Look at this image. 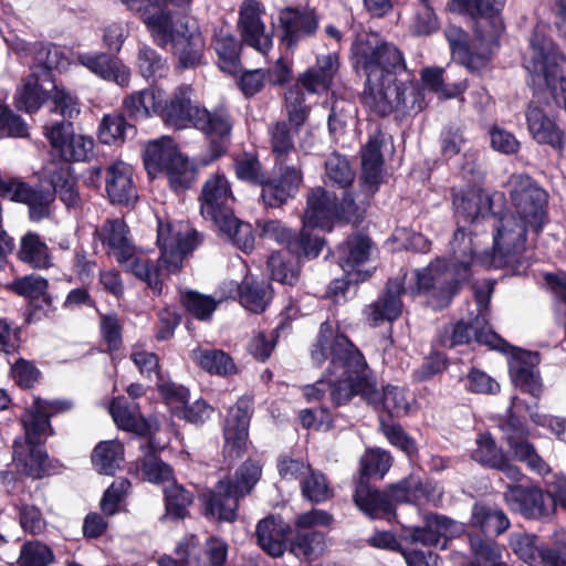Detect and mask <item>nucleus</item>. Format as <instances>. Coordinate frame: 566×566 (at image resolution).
Listing matches in <instances>:
<instances>
[{
	"mask_svg": "<svg viewBox=\"0 0 566 566\" xmlns=\"http://www.w3.org/2000/svg\"><path fill=\"white\" fill-rule=\"evenodd\" d=\"M311 357L316 365H328L315 384L303 387L307 401H321L328 396L334 405L340 406L360 395L367 402L382 407L391 416L408 415L410 398L405 390L387 386L379 391L360 352L346 336L335 332L328 322L321 325Z\"/></svg>",
	"mask_w": 566,
	"mask_h": 566,
	"instance_id": "f257e3e1",
	"label": "nucleus"
},
{
	"mask_svg": "<svg viewBox=\"0 0 566 566\" xmlns=\"http://www.w3.org/2000/svg\"><path fill=\"white\" fill-rule=\"evenodd\" d=\"M504 0H451L450 11L468 13L475 20L473 39L469 42L465 32L455 25H449L446 38L452 57L458 60L470 72L484 70L499 48V39L503 32L500 10Z\"/></svg>",
	"mask_w": 566,
	"mask_h": 566,
	"instance_id": "f03ea898",
	"label": "nucleus"
},
{
	"mask_svg": "<svg viewBox=\"0 0 566 566\" xmlns=\"http://www.w3.org/2000/svg\"><path fill=\"white\" fill-rule=\"evenodd\" d=\"M490 223L494 228L492 255L475 256L476 248L471 237L459 227L450 243L452 256L450 264H447L454 274V280L460 286L469 280L471 266L481 263L485 266L497 265L496 258H503L518 253L524 249L526 240V227L528 220L521 219L520 214L509 213L500 219L494 217Z\"/></svg>",
	"mask_w": 566,
	"mask_h": 566,
	"instance_id": "7ed1b4c3",
	"label": "nucleus"
},
{
	"mask_svg": "<svg viewBox=\"0 0 566 566\" xmlns=\"http://www.w3.org/2000/svg\"><path fill=\"white\" fill-rule=\"evenodd\" d=\"M411 279L416 282L415 286L408 289L402 287V282L399 279L388 282L385 294L367 310L368 319L374 325L382 321L391 322L401 314V293L411 295L428 293L430 304L436 308H441L450 303L459 289L453 272L442 259H437L427 268L416 271Z\"/></svg>",
	"mask_w": 566,
	"mask_h": 566,
	"instance_id": "20e7f679",
	"label": "nucleus"
},
{
	"mask_svg": "<svg viewBox=\"0 0 566 566\" xmlns=\"http://www.w3.org/2000/svg\"><path fill=\"white\" fill-rule=\"evenodd\" d=\"M331 198L322 189H314L307 198V207L303 217V227L298 239H294L292 231L279 220H261L258 222L261 237L286 245L281 252H293L315 258L324 244L317 237L312 238L311 231L321 229L331 231L337 211L329 207Z\"/></svg>",
	"mask_w": 566,
	"mask_h": 566,
	"instance_id": "39448f33",
	"label": "nucleus"
},
{
	"mask_svg": "<svg viewBox=\"0 0 566 566\" xmlns=\"http://www.w3.org/2000/svg\"><path fill=\"white\" fill-rule=\"evenodd\" d=\"M70 408L69 401H46L34 398L32 405L22 415L24 438L15 440L13 447V461L22 473L34 479H40L46 473L48 457L41 443L52 433L49 419Z\"/></svg>",
	"mask_w": 566,
	"mask_h": 566,
	"instance_id": "423d86ee",
	"label": "nucleus"
},
{
	"mask_svg": "<svg viewBox=\"0 0 566 566\" xmlns=\"http://www.w3.org/2000/svg\"><path fill=\"white\" fill-rule=\"evenodd\" d=\"M355 63L366 74L364 93H374L408 73L403 54L391 43H379L377 35L365 34L353 44Z\"/></svg>",
	"mask_w": 566,
	"mask_h": 566,
	"instance_id": "0eeeda50",
	"label": "nucleus"
},
{
	"mask_svg": "<svg viewBox=\"0 0 566 566\" xmlns=\"http://www.w3.org/2000/svg\"><path fill=\"white\" fill-rule=\"evenodd\" d=\"M190 93V87H179L170 99L164 103L161 113L164 122L178 129L193 126L206 133L210 138L229 136L231 123L228 114L224 112L211 114L207 109L193 105Z\"/></svg>",
	"mask_w": 566,
	"mask_h": 566,
	"instance_id": "6e6552de",
	"label": "nucleus"
},
{
	"mask_svg": "<svg viewBox=\"0 0 566 566\" xmlns=\"http://www.w3.org/2000/svg\"><path fill=\"white\" fill-rule=\"evenodd\" d=\"M143 161L150 178L165 174L175 191L188 189L196 177L192 164L168 136L148 142L143 150Z\"/></svg>",
	"mask_w": 566,
	"mask_h": 566,
	"instance_id": "1a4fd4ad",
	"label": "nucleus"
},
{
	"mask_svg": "<svg viewBox=\"0 0 566 566\" xmlns=\"http://www.w3.org/2000/svg\"><path fill=\"white\" fill-rule=\"evenodd\" d=\"M364 104L378 115L394 111H421L424 107L423 93L410 72L388 83L374 93H364Z\"/></svg>",
	"mask_w": 566,
	"mask_h": 566,
	"instance_id": "9d476101",
	"label": "nucleus"
},
{
	"mask_svg": "<svg viewBox=\"0 0 566 566\" xmlns=\"http://www.w3.org/2000/svg\"><path fill=\"white\" fill-rule=\"evenodd\" d=\"M157 244L161 251L159 262L168 273H175L185 256L199 244V237L187 222L158 219Z\"/></svg>",
	"mask_w": 566,
	"mask_h": 566,
	"instance_id": "9b49d317",
	"label": "nucleus"
},
{
	"mask_svg": "<svg viewBox=\"0 0 566 566\" xmlns=\"http://www.w3.org/2000/svg\"><path fill=\"white\" fill-rule=\"evenodd\" d=\"M325 168L327 179L339 190V195H336L322 188L331 198L329 207L337 211L334 221L357 222L363 217L365 207L361 202L357 203L347 190L355 177L348 161L344 157L333 154L326 160Z\"/></svg>",
	"mask_w": 566,
	"mask_h": 566,
	"instance_id": "f8f14e48",
	"label": "nucleus"
},
{
	"mask_svg": "<svg viewBox=\"0 0 566 566\" xmlns=\"http://www.w3.org/2000/svg\"><path fill=\"white\" fill-rule=\"evenodd\" d=\"M507 187L516 214L528 220V227L536 233L546 222L547 193L531 177L512 175Z\"/></svg>",
	"mask_w": 566,
	"mask_h": 566,
	"instance_id": "ddd939ff",
	"label": "nucleus"
},
{
	"mask_svg": "<svg viewBox=\"0 0 566 566\" xmlns=\"http://www.w3.org/2000/svg\"><path fill=\"white\" fill-rule=\"evenodd\" d=\"M488 301L486 294L476 293V303L480 314L473 322L465 323L463 321L457 323L451 327V332H447L441 343L446 347H454L458 345L469 344L472 339L476 343L486 345L492 349L505 352L507 344L496 335L490 327L486 326V321L483 314Z\"/></svg>",
	"mask_w": 566,
	"mask_h": 566,
	"instance_id": "4468645a",
	"label": "nucleus"
},
{
	"mask_svg": "<svg viewBox=\"0 0 566 566\" xmlns=\"http://www.w3.org/2000/svg\"><path fill=\"white\" fill-rule=\"evenodd\" d=\"M513 553L530 566H566V533L556 539L557 549L543 547L532 534L516 532L510 536Z\"/></svg>",
	"mask_w": 566,
	"mask_h": 566,
	"instance_id": "2eb2a0df",
	"label": "nucleus"
},
{
	"mask_svg": "<svg viewBox=\"0 0 566 566\" xmlns=\"http://www.w3.org/2000/svg\"><path fill=\"white\" fill-rule=\"evenodd\" d=\"M44 135L52 149L65 161H85L93 154L94 140L75 134L71 123L45 125Z\"/></svg>",
	"mask_w": 566,
	"mask_h": 566,
	"instance_id": "dca6fc26",
	"label": "nucleus"
},
{
	"mask_svg": "<svg viewBox=\"0 0 566 566\" xmlns=\"http://www.w3.org/2000/svg\"><path fill=\"white\" fill-rule=\"evenodd\" d=\"M235 197L230 181L223 174H216L208 178L201 190V216L213 224L224 220L233 213Z\"/></svg>",
	"mask_w": 566,
	"mask_h": 566,
	"instance_id": "f3484780",
	"label": "nucleus"
},
{
	"mask_svg": "<svg viewBox=\"0 0 566 566\" xmlns=\"http://www.w3.org/2000/svg\"><path fill=\"white\" fill-rule=\"evenodd\" d=\"M504 500L512 511L532 518L547 516L555 509L553 495L535 486L507 485Z\"/></svg>",
	"mask_w": 566,
	"mask_h": 566,
	"instance_id": "a211bd4d",
	"label": "nucleus"
},
{
	"mask_svg": "<svg viewBox=\"0 0 566 566\" xmlns=\"http://www.w3.org/2000/svg\"><path fill=\"white\" fill-rule=\"evenodd\" d=\"M262 9L255 0H245L240 9L239 30L242 40L262 54L272 48V34L262 21Z\"/></svg>",
	"mask_w": 566,
	"mask_h": 566,
	"instance_id": "6ab92c4d",
	"label": "nucleus"
},
{
	"mask_svg": "<svg viewBox=\"0 0 566 566\" xmlns=\"http://www.w3.org/2000/svg\"><path fill=\"white\" fill-rule=\"evenodd\" d=\"M249 421L250 410L245 401H239L235 406L229 409L223 429L224 457L229 459L239 458L248 450Z\"/></svg>",
	"mask_w": 566,
	"mask_h": 566,
	"instance_id": "aec40b11",
	"label": "nucleus"
},
{
	"mask_svg": "<svg viewBox=\"0 0 566 566\" xmlns=\"http://www.w3.org/2000/svg\"><path fill=\"white\" fill-rule=\"evenodd\" d=\"M370 250L369 239L363 235L350 237L338 248V263L349 282H363L369 276L365 265Z\"/></svg>",
	"mask_w": 566,
	"mask_h": 566,
	"instance_id": "412c9836",
	"label": "nucleus"
},
{
	"mask_svg": "<svg viewBox=\"0 0 566 566\" xmlns=\"http://www.w3.org/2000/svg\"><path fill=\"white\" fill-rule=\"evenodd\" d=\"M464 532V524L455 522L444 515L426 514L423 526L413 527L410 539L424 546H437L441 539L461 535ZM446 548V543L442 545Z\"/></svg>",
	"mask_w": 566,
	"mask_h": 566,
	"instance_id": "4be33fe9",
	"label": "nucleus"
},
{
	"mask_svg": "<svg viewBox=\"0 0 566 566\" xmlns=\"http://www.w3.org/2000/svg\"><path fill=\"white\" fill-rule=\"evenodd\" d=\"M133 167L122 160L109 165L105 175V190L113 203L132 205L137 199Z\"/></svg>",
	"mask_w": 566,
	"mask_h": 566,
	"instance_id": "5701e85b",
	"label": "nucleus"
},
{
	"mask_svg": "<svg viewBox=\"0 0 566 566\" xmlns=\"http://www.w3.org/2000/svg\"><path fill=\"white\" fill-rule=\"evenodd\" d=\"M539 359L536 353L517 349L512 354L510 376L516 387L538 398L542 394V381L536 369Z\"/></svg>",
	"mask_w": 566,
	"mask_h": 566,
	"instance_id": "b1692460",
	"label": "nucleus"
},
{
	"mask_svg": "<svg viewBox=\"0 0 566 566\" xmlns=\"http://www.w3.org/2000/svg\"><path fill=\"white\" fill-rule=\"evenodd\" d=\"M54 88H56V84L51 73L43 72L39 74L33 71L23 80L17 92V107L27 113L36 112L44 101L50 98Z\"/></svg>",
	"mask_w": 566,
	"mask_h": 566,
	"instance_id": "393cba45",
	"label": "nucleus"
},
{
	"mask_svg": "<svg viewBox=\"0 0 566 566\" xmlns=\"http://www.w3.org/2000/svg\"><path fill=\"white\" fill-rule=\"evenodd\" d=\"M453 207L457 216L463 222L472 224L481 221L490 222L493 218L491 212V198L488 192L481 189H467L454 192Z\"/></svg>",
	"mask_w": 566,
	"mask_h": 566,
	"instance_id": "a878e982",
	"label": "nucleus"
},
{
	"mask_svg": "<svg viewBox=\"0 0 566 566\" xmlns=\"http://www.w3.org/2000/svg\"><path fill=\"white\" fill-rule=\"evenodd\" d=\"M240 497L232 489L231 481H219L211 491L203 495L206 515L219 521H234Z\"/></svg>",
	"mask_w": 566,
	"mask_h": 566,
	"instance_id": "bb28decb",
	"label": "nucleus"
},
{
	"mask_svg": "<svg viewBox=\"0 0 566 566\" xmlns=\"http://www.w3.org/2000/svg\"><path fill=\"white\" fill-rule=\"evenodd\" d=\"M96 235L107 249V253L116 259L119 264H125L135 256V245L128 238L127 226L122 220L105 222Z\"/></svg>",
	"mask_w": 566,
	"mask_h": 566,
	"instance_id": "cd10ccee",
	"label": "nucleus"
},
{
	"mask_svg": "<svg viewBox=\"0 0 566 566\" xmlns=\"http://www.w3.org/2000/svg\"><path fill=\"white\" fill-rule=\"evenodd\" d=\"M280 21L284 30L283 41L287 46H293L301 39L313 34L318 25L317 17L310 8H286L281 11Z\"/></svg>",
	"mask_w": 566,
	"mask_h": 566,
	"instance_id": "c85d7f7f",
	"label": "nucleus"
},
{
	"mask_svg": "<svg viewBox=\"0 0 566 566\" xmlns=\"http://www.w3.org/2000/svg\"><path fill=\"white\" fill-rule=\"evenodd\" d=\"M77 61L103 80L115 82L119 86H127L129 83V69L119 60L112 59L105 53L78 54Z\"/></svg>",
	"mask_w": 566,
	"mask_h": 566,
	"instance_id": "c756f323",
	"label": "nucleus"
},
{
	"mask_svg": "<svg viewBox=\"0 0 566 566\" xmlns=\"http://www.w3.org/2000/svg\"><path fill=\"white\" fill-rule=\"evenodd\" d=\"M166 93L159 87H148L133 92L123 101L125 112L135 119H147L154 115L161 117Z\"/></svg>",
	"mask_w": 566,
	"mask_h": 566,
	"instance_id": "7c9ffc66",
	"label": "nucleus"
},
{
	"mask_svg": "<svg viewBox=\"0 0 566 566\" xmlns=\"http://www.w3.org/2000/svg\"><path fill=\"white\" fill-rule=\"evenodd\" d=\"M338 70V56L335 53L319 55L316 59V66L308 69L297 78V86L308 93L318 94L327 91L331 82Z\"/></svg>",
	"mask_w": 566,
	"mask_h": 566,
	"instance_id": "2f4dec72",
	"label": "nucleus"
},
{
	"mask_svg": "<svg viewBox=\"0 0 566 566\" xmlns=\"http://www.w3.org/2000/svg\"><path fill=\"white\" fill-rule=\"evenodd\" d=\"M354 500L359 510L371 518L388 516L392 512L394 502H397L391 495V488L388 493H381L363 479L356 486Z\"/></svg>",
	"mask_w": 566,
	"mask_h": 566,
	"instance_id": "473e14b6",
	"label": "nucleus"
},
{
	"mask_svg": "<svg viewBox=\"0 0 566 566\" xmlns=\"http://www.w3.org/2000/svg\"><path fill=\"white\" fill-rule=\"evenodd\" d=\"M163 448L164 446L156 444L150 437L149 446H142L143 458L133 463L129 470L151 483L170 481L172 469L156 455V451Z\"/></svg>",
	"mask_w": 566,
	"mask_h": 566,
	"instance_id": "72a5a7b5",
	"label": "nucleus"
},
{
	"mask_svg": "<svg viewBox=\"0 0 566 566\" xmlns=\"http://www.w3.org/2000/svg\"><path fill=\"white\" fill-rule=\"evenodd\" d=\"M109 413L118 428L138 436H150L157 426L140 417L135 403L128 405L124 397L115 398L109 406Z\"/></svg>",
	"mask_w": 566,
	"mask_h": 566,
	"instance_id": "f704fd0d",
	"label": "nucleus"
},
{
	"mask_svg": "<svg viewBox=\"0 0 566 566\" xmlns=\"http://www.w3.org/2000/svg\"><path fill=\"white\" fill-rule=\"evenodd\" d=\"M391 495L397 502H437L441 499L442 490L437 484L422 483L418 478L409 476L391 485Z\"/></svg>",
	"mask_w": 566,
	"mask_h": 566,
	"instance_id": "c9c22d12",
	"label": "nucleus"
},
{
	"mask_svg": "<svg viewBox=\"0 0 566 566\" xmlns=\"http://www.w3.org/2000/svg\"><path fill=\"white\" fill-rule=\"evenodd\" d=\"M382 156L380 140L377 136L369 139L361 151V181L365 192L370 196L375 192L382 178Z\"/></svg>",
	"mask_w": 566,
	"mask_h": 566,
	"instance_id": "e433bc0d",
	"label": "nucleus"
},
{
	"mask_svg": "<svg viewBox=\"0 0 566 566\" xmlns=\"http://www.w3.org/2000/svg\"><path fill=\"white\" fill-rule=\"evenodd\" d=\"M260 547L271 556H281L286 547L287 526L274 517L264 518L256 526Z\"/></svg>",
	"mask_w": 566,
	"mask_h": 566,
	"instance_id": "4c0bfd02",
	"label": "nucleus"
},
{
	"mask_svg": "<svg viewBox=\"0 0 566 566\" xmlns=\"http://www.w3.org/2000/svg\"><path fill=\"white\" fill-rule=\"evenodd\" d=\"M301 184V172L296 168H287L277 182L269 180L261 197L266 206L279 207L294 196Z\"/></svg>",
	"mask_w": 566,
	"mask_h": 566,
	"instance_id": "58836bf2",
	"label": "nucleus"
},
{
	"mask_svg": "<svg viewBox=\"0 0 566 566\" xmlns=\"http://www.w3.org/2000/svg\"><path fill=\"white\" fill-rule=\"evenodd\" d=\"M191 359L205 371L217 376H232L238 373L233 359L220 349L197 347L191 350Z\"/></svg>",
	"mask_w": 566,
	"mask_h": 566,
	"instance_id": "ea45409f",
	"label": "nucleus"
},
{
	"mask_svg": "<svg viewBox=\"0 0 566 566\" xmlns=\"http://www.w3.org/2000/svg\"><path fill=\"white\" fill-rule=\"evenodd\" d=\"M526 118L530 133L539 144H549L552 146H559L562 144V134L556 124L534 102L528 107Z\"/></svg>",
	"mask_w": 566,
	"mask_h": 566,
	"instance_id": "a19ab883",
	"label": "nucleus"
},
{
	"mask_svg": "<svg viewBox=\"0 0 566 566\" xmlns=\"http://www.w3.org/2000/svg\"><path fill=\"white\" fill-rule=\"evenodd\" d=\"M124 461V446L118 440L99 442L92 453V463L102 474L113 475Z\"/></svg>",
	"mask_w": 566,
	"mask_h": 566,
	"instance_id": "79ce46f5",
	"label": "nucleus"
},
{
	"mask_svg": "<svg viewBox=\"0 0 566 566\" xmlns=\"http://www.w3.org/2000/svg\"><path fill=\"white\" fill-rule=\"evenodd\" d=\"M469 544L474 558L454 553L453 558L459 566H480L481 562L493 564L502 557V548L491 539L470 536Z\"/></svg>",
	"mask_w": 566,
	"mask_h": 566,
	"instance_id": "37998d69",
	"label": "nucleus"
},
{
	"mask_svg": "<svg viewBox=\"0 0 566 566\" xmlns=\"http://www.w3.org/2000/svg\"><path fill=\"white\" fill-rule=\"evenodd\" d=\"M19 258L24 263L38 269H46L52 265L46 243L33 232H28L21 238Z\"/></svg>",
	"mask_w": 566,
	"mask_h": 566,
	"instance_id": "c03bdc74",
	"label": "nucleus"
},
{
	"mask_svg": "<svg viewBox=\"0 0 566 566\" xmlns=\"http://www.w3.org/2000/svg\"><path fill=\"white\" fill-rule=\"evenodd\" d=\"M239 298L247 310L254 313L263 312L271 300L270 285L247 276L239 286Z\"/></svg>",
	"mask_w": 566,
	"mask_h": 566,
	"instance_id": "a18cd8bd",
	"label": "nucleus"
},
{
	"mask_svg": "<svg viewBox=\"0 0 566 566\" xmlns=\"http://www.w3.org/2000/svg\"><path fill=\"white\" fill-rule=\"evenodd\" d=\"M443 69L426 67L421 71L420 77L424 88L436 93L439 98H454L461 95L468 87L467 81L457 83H444Z\"/></svg>",
	"mask_w": 566,
	"mask_h": 566,
	"instance_id": "49530a36",
	"label": "nucleus"
},
{
	"mask_svg": "<svg viewBox=\"0 0 566 566\" xmlns=\"http://www.w3.org/2000/svg\"><path fill=\"white\" fill-rule=\"evenodd\" d=\"M239 249L248 252L254 247V235L250 223L242 222L234 213L214 224Z\"/></svg>",
	"mask_w": 566,
	"mask_h": 566,
	"instance_id": "de8ad7c7",
	"label": "nucleus"
},
{
	"mask_svg": "<svg viewBox=\"0 0 566 566\" xmlns=\"http://www.w3.org/2000/svg\"><path fill=\"white\" fill-rule=\"evenodd\" d=\"M471 523L484 533L495 535L510 527V521L503 511L480 504L473 506Z\"/></svg>",
	"mask_w": 566,
	"mask_h": 566,
	"instance_id": "09e8293b",
	"label": "nucleus"
},
{
	"mask_svg": "<svg viewBox=\"0 0 566 566\" xmlns=\"http://www.w3.org/2000/svg\"><path fill=\"white\" fill-rule=\"evenodd\" d=\"M165 493V514L164 520H182L188 514V507L192 503L193 496L182 485L171 483L164 489Z\"/></svg>",
	"mask_w": 566,
	"mask_h": 566,
	"instance_id": "8fccbe9b",
	"label": "nucleus"
},
{
	"mask_svg": "<svg viewBox=\"0 0 566 566\" xmlns=\"http://www.w3.org/2000/svg\"><path fill=\"white\" fill-rule=\"evenodd\" d=\"M293 252H275L269 258L268 265L273 280L292 285L298 275L297 258Z\"/></svg>",
	"mask_w": 566,
	"mask_h": 566,
	"instance_id": "3c124183",
	"label": "nucleus"
},
{
	"mask_svg": "<svg viewBox=\"0 0 566 566\" xmlns=\"http://www.w3.org/2000/svg\"><path fill=\"white\" fill-rule=\"evenodd\" d=\"M49 178L54 192L60 196L67 207H75L78 203L80 198L76 182L69 165H62L57 169L50 171Z\"/></svg>",
	"mask_w": 566,
	"mask_h": 566,
	"instance_id": "603ef678",
	"label": "nucleus"
},
{
	"mask_svg": "<svg viewBox=\"0 0 566 566\" xmlns=\"http://www.w3.org/2000/svg\"><path fill=\"white\" fill-rule=\"evenodd\" d=\"M325 549V535L316 531L298 532L292 543L294 555L307 560L317 558Z\"/></svg>",
	"mask_w": 566,
	"mask_h": 566,
	"instance_id": "864d4df0",
	"label": "nucleus"
},
{
	"mask_svg": "<svg viewBox=\"0 0 566 566\" xmlns=\"http://www.w3.org/2000/svg\"><path fill=\"white\" fill-rule=\"evenodd\" d=\"M54 562L52 548L40 541H27L21 545L17 566H50Z\"/></svg>",
	"mask_w": 566,
	"mask_h": 566,
	"instance_id": "5fc2aeb1",
	"label": "nucleus"
},
{
	"mask_svg": "<svg viewBox=\"0 0 566 566\" xmlns=\"http://www.w3.org/2000/svg\"><path fill=\"white\" fill-rule=\"evenodd\" d=\"M120 265L145 281L154 292H161L164 280L163 271L159 268L151 265L148 260L143 255H139L136 250L135 256Z\"/></svg>",
	"mask_w": 566,
	"mask_h": 566,
	"instance_id": "6e6d98bb",
	"label": "nucleus"
},
{
	"mask_svg": "<svg viewBox=\"0 0 566 566\" xmlns=\"http://www.w3.org/2000/svg\"><path fill=\"white\" fill-rule=\"evenodd\" d=\"M134 127L118 114L105 115L98 127V138L103 144L112 145L124 142Z\"/></svg>",
	"mask_w": 566,
	"mask_h": 566,
	"instance_id": "4d7b16f0",
	"label": "nucleus"
},
{
	"mask_svg": "<svg viewBox=\"0 0 566 566\" xmlns=\"http://www.w3.org/2000/svg\"><path fill=\"white\" fill-rule=\"evenodd\" d=\"M214 49L219 56L220 69L228 73H233L237 70V62L239 57L240 44L229 33L220 31L216 35Z\"/></svg>",
	"mask_w": 566,
	"mask_h": 566,
	"instance_id": "13d9d810",
	"label": "nucleus"
},
{
	"mask_svg": "<svg viewBox=\"0 0 566 566\" xmlns=\"http://www.w3.org/2000/svg\"><path fill=\"white\" fill-rule=\"evenodd\" d=\"M392 463L390 453L380 448L366 450L360 460L363 476H378L382 479ZM364 480V478H361Z\"/></svg>",
	"mask_w": 566,
	"mask_h": 566,
	"instance_id": "bf43d9fd",
	"label": "nucleus"
},
{
	"mask_svg": "<svg viewBox=\"0 0 566 566\" xmlns=\"http://www.w3.org/2000/svg\"><path fill=\"white\" fill-rule=\"evenodd\" d=\"M234 171L238 179L261 185L262 189L269 184V179L262 170L261 164L256 156L244 154L235 158Z\"/></svg>",
	"mask_w": 566,
	"mask_h": 566,
	"instance_id": "052dcab7",
	"label": "nucleus"
},
{
	"mask_svg": "<svg viewBox=\"0 0 566 566\" xmlns=\"http://www.w3.org/2000/svg\"><path fill=\"white\" fill-rule=\"evenodd\" d=\"M34 60L39 66H43L39 74L51 73L52 70L64 71L70 64L63 49L54 44H40L34 48Z\"/></svg>",
	"mask_w": 566,
	"mask_h": 566,
	"instance_id": "680f3d73",
	"label": "nucleus"
},
{
	"mask_svg": "<svg viewBox=\"0 0 566 566\" xmlns=\"http://www.w3.org/2000/svg\"><path fill=\"white\" fill-rule=\"evenodd\" d=\"M303 495L311 502H325L332 496V490L325 476L310 469L301 482Z\"/></svg>",
	"mask_w": 566,
	"mask_h": 566,
	"instance_id": "e2e57ef3",
	"label": "nucleus"
},
{
	"mask_svg": "<svg viewBox=\"0 0 566 566\" xmlns=\"http://www.w3.org/2000/svg\"><path fill=\"white\" fill-rule=\"evenodd\" d=\"M14 509L18 512L19 524L24 532L40 534L44 531L46 523L39 507L19 500L14 503Z\"/></svg>",
	"mask_w": 566,
	"mask_h": 566,
	"instance_id": "0e129e2a",
	"label": "nucleus"
},
{
	"mask_svg": "<svg viewBox=\"0 0 566 566\" xmlns=\"http://www.w3.org/2000/svg\"><path fill=\"white\" fill-rule=\"evenodd\" d=\"M262 474V465L259 461L248 460L235 472V479L232 489L244 496L251 492Z\"/></svg>",
	"mask_w": 566,
	"mask_h": 566,
	"instance_id": "69168bd1",
	"label": "nucleus"
},
{
	"mask_svg": "<svg viewBox=\"0 0 566 566\" xmlns=\"http://www.w3.org/2000/svg\"><path fill=\"white\" fill-rule=\"evenodd\" d=\"M10 286L17 294L30 301L42 298L44 302H48V282L39 275H27L17 279Z\"/></svg>",
	"mask_w": 566,
	"mask_h": 566,
	"instance_id": "338daca9",
	"label": "nucleus"
},
{
	"mask_svg": "<svg viewBox=\"0 0 566 566\" xmlns=\"http://www.w3.org/2000/svg\"><path fill=\"white\" fill-rule=\"evenodd\" d=\"M198 539L195 536L186 538L176 549L177 559L168 556L158 559V566H200L198 559Z\"/></svg>",
	"mask_w": 566,
	"mask_h": 566,
	"instance_id": "774afa93",
	"label": "nucleus"
}]
</instances>
